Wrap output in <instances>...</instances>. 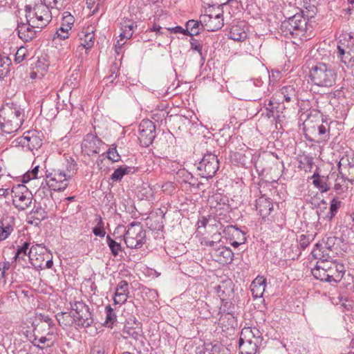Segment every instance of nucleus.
<instances>
[{
  "instance_id": "nucleus-1",
  "label": "nucleus",
  "mask_w": 354,
  "mask_h": 354,
  "mask_svg": "<svg viewBox=\"0 0 354 354\" xmlns=\"http://www.w3.org/2000/svg\"><path fill=\"white\" fill-rule=\"evenodd\" d=\"M25 111L19 105L6 103L0 109V127L7 134L17 132L24 122Z\"/></svg>"
},
{
  "instance_id": "nucleus-2",
  "label": "nucleus",
  "mask_w": 354,
  "mask_h": 354,
  "mask_svg": "<svg viewBox=\"0 0 354 354\" xmlns=\"http://www.w3.org/2000/svg\"><path fill=\"white\" fill-rule=\"evenodd\" d=\"M312 28L308 18L300 10L281 22L280 29L285 36L306 37L308 30Z\"/></svg>"
},
{
  "instance_id": "nucleus-3",
  "label": "nucleus",
  "mask_w": 354,
  "mask_h": 354,
  "mask_svg": "<svg viewBox=\"0 0 354 354\" xmlns=\"http://www.w3.org/2000/svg\"><path fill=\"white\" fill-rule=\"evenodd\" d=\"M309 77L315 85L330 88L335 84L337 73L330 65L319 62L310 68Z\"/></svg>"
},
{
  "instance_id": "nucleus-4",
  "label": "nucleus",
  "mask_w": 354,
  "mask_h": 354,
  "mask_svg": "<svg viewBox=\"0 0 354 354\" xmlns=\"http://www.w3.org/2000/svg\"><path fill=\"white\" fill-rule=\"evenodd\" d=\"M127 247L131 249L140 248L146 241V232L140 222L133 221L128 225L124 236Z\"/></svg>"
},
{
  "instance_id": "nucleus-5",
  "label": "nucleus",
  "mask_w": 354,
  "mask_h": 354,
  "mask_svg": "<svg viewBox=\"0 0 354 354\" xmlns=\"http://www.w3.org/2000/svg\"><path fill=\"white\" fill-rule=\"evenodd\" d=\"M70 304L74 312L77 328H88L93 324L92 313L85 303L82 301H75Z\"/></svg>"
},
{
  "instance_id": "nucleus-6",
  "label": "nucleus",
  "mask_w": 354,
  "mask_h": 354,
  "mask_svg": "<svg viewBox=\"0 0 354 354\" xmlns=\"http://www.w3.org/2000/svg\"><path fill=\"white\" fill-rule=\"evenodd\" d=\"M219 168V161L216 155L212 153H205L198 162L197 169L202 178H212Z\"/></svg>"
},
{
  "instance_id": "nucleus-7",
  "label": "nucleus",
  "mask_w": 354,
  "mask_h": 354,
  "mask_svg": "<svg viewBox=\"0 0 354 354\" xmlns=\"http://www.w3.org/2000/svg\"><path fill=\"white\" fill-rule=\"evenodd\" d=\"M46 184L49 188L55 191H63L68 185L70 174H66L64 170L53 169L46 172Z\"/></svg>"
},
{
  "instance_id": "nucleus-8",
  "label": "nucleus",
  "mask_w": 354,
  "mask_h": 354,
  "mask_svg": "<svg viewBox=\"0 0 354 354\" xmlns=\"http://www.w3.org/2000/svg\"><path fill=\"white\" fill-rule=\"evenodd\" d=\"M138 139L142 146L147 147L156 138V127L149 120H142L138 127Z\"/></svg>"
},
{
  "instance_id": "nucleus-9",
  "label": "nucleus",
  "mask_w": 354,
  "mask_h": 354,
  "mask_svg": "<svg viewBox=\"0 0 354 354\" xmlns=\"http://www.w3.org/2000/svg\"><path fill=\"white\" fill-rule=\"evenodd\" d=\"M104 145V142L96 135L88 133L82 142V151L88 156L99 154L101 151V147Z\"/></svg>"
},
{
  "instance_id": "nucleus-10",
  "label": "nucleus",
  "mask_w": 354,
  "mask_h": 354,
  "mask_svg": "<svg viewBox=\"0 0 354 354\" xmlns=\"http://www.w3.org/2000/svg\"><path fill=\"white\" fill-rule=\"evenodd\" d=\"M324 248L322 244L316 243L311 254L315 259H317L319 261L317 263L324 270L328 271L333 266L337 263L336 261L330 260L331 256L328 252L325 253V250L322 251Z\"/></svg>"
},
{
  "instance_id": "nucleus-11",
  "label": "nucleus",
  "mask_w": 354,
  "mask_h": 354,
  "mask_svg": "<svg viewBox=\"0 0 354 354\" xmlns=\"http://www.w3.org/2000/svg\"><path fill=\"white\" fill-rule=\"evenodd\" d=\"M25 11L26 21L30 23L33 27H37L39 30L46 26L52 19L51 15L48 14L46 12L44 15H38V17L37 15H30V14H35V10L30 5L26 6Z\"/></svg>"
},
{
  "instance_id": "nucleus-12",
  "label": "nucleus",
  "mask_w": 354,
  "mask_h": 354,
  "mask_svg": "<svg viewBox=\"0 0 354 354\" xmlns=\"http://www.w3.org/2000/svg\"><path fill=\"white\" fill-rule=\"evenodd\" d=\"M20 143L30 151L37 150L42 145V139L37 131H28L21 138Z\"/></svg>"
},
{
  "instance_id": "nucleus-13",
  "label": "nucleus",
  "mask_w": 354,
  "mask_h": 354,
  "mask_svg": "<svg viewBox=\"0 0 354 354\" xmlns=\"http://www.w3.org/2000/svg\"><path fill=\"white\" fill-rule=\"evenodd\" d=\"M17 30L19 37L25 42L31 41L35 37L37 32L41 30L37 29V27H33L30 23H19L17 25Z\"/></svg>"
},
{
  "instance_id": "nucleus-14",
  "label": "nucleus",
  "mask_w": 354,
  "mask_h": 354,
  "mask_svg": "<svg viewBox=\"0 0 354 354\" xmlns=\"http://www.w3.org/2000/svg\"><path fill=\"white\" fill-rule=\"evenodd\" d=\"M122 32L120 34V39L117 41V45L122 46L124 42L120 44V41L123 39H129L133 34L134 28H137L136 22L132 19H124L120 23Z\"/></svg>"
},
{
  "instance_id": "nucleus-15",
  "label": "nucleus",
  "mask_w": 354,
  "mask_h": 354,
  "mask_svg": "<svg viewBox=\"0 0 354 354\" xmlns=\"http://www.w3.org/2000/svg\"><path fill=\"white\" fill-rule=\"evenodd\" d=\"M129 284L127 281H120L115 288L113 301L115 304H124L129 297Z\"/></svg>"
},
{
  "instance_id": "nucleus-16",
  "label": "nucleus",
  "mask_w": 354,
  "mask_h": 354,
  "mask_svg": "<svg viewBox=\"0 0 354 354\" xmlns=\"http://www.w3.org/2000/svg\"><path fill=\"white\" fill-rule=\"evenodd\" d=\"M215 290L221 299H225L233 295L234 284L230 279L222 280L215 287Z\"/></svg>"
},
{
  "instance_id": "nucleus-17",
  "label": "nucleus",
  "mask_w": 354,
  "mask_h": 354,
  "mask_svg": "<svg viewBox=\"0 0 354 354\" xmlns=\"http://www.w3.org/2000/svg\"><path fill=\"white\" fill-rule=\"evenodd\" d=\"M256 207L263 218L268 216L273 209V204L270 198L261 196L256 201Z\"/></svg>"
},
{
  "instance_id": "nucleus-18",
  "label": "nucleus",
  "mask_w": 354,
  "mask_h": 354,
  "mask_svg": "<svg viewBox=\"0 0 354 354\" xmlns=\"http://www.w3.org/2000/svg\"><path fill=\"white\" fill-rule=\"evenodd\" d=\"M74 23L73 17L68 13L64 15L62 19V26L57 30V37L61 39H66L68 38V31L71 30L72 26Z\"/></svg>"
},
{
  "instance_id": "nucleus-19",
  "label": "nucleus",
  "mask_w": 354,
  "mask_h": 354,
  "mask_svg": "<svg viewBox=\"0 0 354 354\" xmlns=\"http://www.w3.org/2000/svg\"><path fill=\"white\" fill-rule=\"evenodd\" d=\"M335 176V173H332L327 177H321L318 174L315 173L312 176L313 183L316 187L319 189L322 192H326L330 189V185L328 181L330 178H334Z\"/></svg>"
},
{
  "instance_id": "nucleus-20",
  "label": "nucleus",
  "mask_w": 354,
  "mask_h": 354,
  "mask_svg": "<svg viewBox=\"0 0 354 354\" xmlns=\"http://www.w3.org/2000/svg\"><path fill=\"white\" fill-rule=\"evenodd\" d=\"M266 286V279L263 277L258 276L252 282L250 288L253 297H263Z\"/></svg>"
},
{
  "instance_id": "nucleus-21",
  "label": "nucleus",
  "mask_w": 354,
  "mask_h": 354,
  "mask_svg": "<svg viewBox=\"0 0 354 354\" xmlns=\"http://www.w3.org/2000/svg\"><path fill=\"white\" fill-rule=\"evenodd\" d=\"M196 354H228V351L219 344H209L198 347Z\"/></svg>"
},
{
  "instance_id": "nucleus-22",
  "label": "nucleus",
  "mask_w": 354,
  "mask_h": 354,
  "mask_svg": "<svg viewBox=\"0 0 354 354\" xmlns=\"http://www.w3.org/2000/svg\"><path fill=\"white\" fill-rule=\"evenodd\" d=\"M330 124L326 120H322V123L317 124V131L319 139L317 143H326L330 139Z\"/></svg>"
},
{
  "instance_id": "nucleus-23",
  "label": "nucleus",
  "mask_w": 354,
  "mask_h": 354,
  "mask_svg": "<svg viewBox=\"0 0 354 354\" xmlns=\"http://www.w3.org/2000/svg\"><path fill=\"white\" fill-rule=\"evenodd\" d=\"M344 273V266L337 263L327 271L328 282L337 283L339 281L342 279Z\"/></svg>"
},
{
  "instance_id": "nucleus-24",
  "label": "nucleus",
  "mask_w": 354,
  "mask_h": 354,
  "mask_svg": "<svg viewBox=\"0 0 354 354\" xmlns=\"http://www.w3.org/2000/svg\"><path fill=\"white\" fill-rule=\"evenodd\" d=\"M135 326H132V324L127 323L124 325L122 330L123 335H127L124 337H131L136 340L138 339L141 336L142 328L140 322H134Z\"/></svg>"
},
{
  "instance_id": "nucleus-25",
  "label": "nucleus",
  "mask_w": 354,
  "mask_h": 354,
  "mask_svg": "<svg viewBox=\"0 0 354 354\" xmlns=\"http://www.w3.org/2000/svg\"><path fill=\"white\" fill-rule=\"evenodd\" d=\"M228 36L229 38L232 40L242 41L247 38L248 33L243 26H241V24H237L233 26L230 28Z\"/></svg>"
},
{
  "instance_id": "nucleus-26",
  "label": "nucleus",
  "mask_w": 354,
  "mask_h": 354,
  "mask_svg": "<svg viewBox=\"0 0 354 354\" xmlns=\"http://www.w3.org/2000/svg\"><path fill=\"white\" fill-rule=\"evenodd\" d=\"M178 176L181 179L182 182L189 184L190 186L200 189L203 184L198 183L197 178H195L190 172L183 169H179L177 172Z\"/></svg>"
},
{
  "instance_id": "nucleus-27",
  "label": "nucleus",
  "mask_w": 354,
  "mask_h": 354,
  "mask_svg": "<svg viewBox=\"0 0 354 354\" xmlns=\"http://www.w3.org/2000/svg\"><path fill=\"white\" fill-rule=\"evenodd\" d=\"M32 194L30 191L26 192L24 194H21L17 199H12L15 206L20 210L26 209L31 204Z\"/></svg>"
},
{
  "instance_id": "nucleus-28",
  "label": "nucleus",
  "mask_w": 354,
  "mask_h": 354,
  "mask_svg": "<svg viewBox=\"0 0 354 354\" xmlns=\"http://www.w3.org/2000/svg\"><path fill=\"white\" fill-rule=\"evenodd\" d=\"M216 252L218 257V261L222 263H231L234 259V253L228 247H219L216 249Z\"/></svg>"
},
{
  "instance_id": "nucleus-29",
  "label": "nucleus",
  "mask_w": 354,
  "mask_h": 354,
  "mask_svg": "<svg viewBox=\"0 0 354 354\" xmlns=\"http://www.w3.org/2000/svg\"><path fill=\"white\" fill-rule=\"evenodd\" d=\"M56 319L62 327L72 326L74 324L76 326L74 313L73 314L71 312L59 313L56 315Z\"/></svg>"
},
{
  "instance_id": "nucleus-30",
  "label": "nucleus",
  "mask_w": 354,
  "mask_h": 354,
  "mask_svg": "<svg viewBox=\"0 0 354 354\" xmlns=\"http://www.w3.org/2000/svg\"><path fill=\"white\" fill-rule=\"evenodd\" d=\"M259 340L250 339L248 341L243 342V344H239V349L241 351V353H245V354H256L261 344V343L258 342Z\"/></svg>"
},
{
  "instance_id": "nucleus-31",
  "label": "nucleus",
  "mask_w": 354,
  "mask_h": 354,
  "mask_svg": "<svg viewBox=\"0 0 354 354\" xmlns=\"http://www.w3.org/2000/svg\"><path fill=\"white\" fill-rule=\"evenodd\" d=\"M281 94L286 102H295L298 100L297 92L292 85L283 86L281 89Z\"/></svg>"
},
{
  "instance_id": "nucleus-32",
  "label": "nucleus",
  "mask_w": 354,
  "mask_h": 354,
  "mask_svg": "<svg viewBox=\"0 0 354 354\" xmlns=\"http://www.w3.org/2000/svg\"><path fill=\"white\" fill-rule=\"evenodd\" d=\"M81 46L86 50L93 48L95 42V34L93 30L90 32H82L80 35Z\"/></svg>"
},
{
  "instance_id": "nucleus-33",
  "label": "nucleus",
  "mask_w": 354,
  "mask_h": 354,
  "mask_svg": "<svg viewBox=\"0 0 354 354\" xmlns=\"http://www.w3.org/2000/svg\"><path fill=\"white\" fill-rule=\"evenodd\" d=\"M203 28V25L201 21L192 19L189 20L186 23V29L185 32H187V35L194 37L195 35H198Z\"/></svg>"
},
{
  "instance_id": "nucleus-34",
  "label": "nucleus",
  "mask_w": 354,
  "mask_h": 354,
  "mask_svg": "<svg viewBox=\"0 0 354 354\" xmlns=\"http://www.w3.org/2000/svg\"><path fill=\"white\" fill-rule=\"evenodd\" d=\"M222 14L218 13L212 17L211 15H209V20L206 26L208 28V31H216L223 26V19H222Z\"/></svg>"
},
{
  "instance_id": "nucleus-35",
  "label": "nucleus",
  "mask_w": 354,
  "mask_h": 354,
  "mask_svg": "<svg viewBox=\"0 0 354 354\" xmlns=\"http://www.w3.org/2000/svg\"><path fill=\"white\" fill-rule=\"evenodd\" d=\"M354 50V37L348 35V38L344 37L338 41L337 51Z\"/></svg>"
},
{
  "instance_id": "nucleus-36",
  "label": "nucleus",
  "mask_w": 354,
  "mask_h": 354,
  "mask_svg": "<svg viewBox=\"0 0 354 354\" xmlns=\"http://www.w3.org/2000/svg\"><path fill=\"white\" fill-rule=\"evenodd\" d=\"M133 168L128 166H122L117 168L111 176L113 181L120 182L122 178L130 173H133Z\"/></svg>"
},
{
  "instance_id": "nucleus-37",
  "label": "nucleus",
  "mask_w": 354,
  "mask_h": 354,
  "mask_svg": "<svg viewBox=\"0 0 354 354\" xmlns=\"http://www.w3.org/2000/svg\"><path fill=\"white\" fill-rule=\"evenodd\" d=\"M46 324L48 326L47 329H46V326L43 324H37V326L34 328V330L38 334L46 333L47 336H52L55 333V324L51 318H50V321Z\"/></svg>"
},
{
  "instance_id": "nucleus-38",
  "label": "nucleus",
  "mask_w": 354,
  "mask_h": 354,
  "mask_svg": "<svg viewBox=\"0 0 354 354\" xmlns=\"http://www.w3.org/2000/svg\"><path fill=\"white\" fill-rule=\"evenodd\" d=\"M337 56L346 66H353L354 63V50L337 51Z\"/></svg>"
},
{
  "instance_id": "nucleus-39",
  "label": "nucleus",
  "mask_w": 354,
  "mask_h": 354,
  "mask_svg": "<svg viewBox=\"0 0 354 354\" xmlns=\"http://www.w3.org/2000/svg\"><path fill=\"white\" fill-rule=\"evenodd\" d=\"M30 249V243L24 242L21 245L18 246L17 251L14 256L15 261H24L26 256L28 257V252Z\"/></svg>"
},
{
  "instance_id": "nucleus-40",
  "label": "nucleus",
  "mask_w": 354,
  "mask_h": 354,
  "mask_svg": "<svg viewBox=\"0 0 354 354\" xmlns=\"http://www.w3.org/2000/svg\"><path fill=\"white\" fill-rule=\"evenodd\" d=\"M342 202L337 197H334L332 199L330 204V211L326 215V218L328 221H331L335 217L338 212V209L342 206Z\"/></svg>"
},
{
  "instance_id": "nucleus-41",
  "label": "nucleus",
  "mask_w": 354,
  "mask_h": 354,
  "mask_svg": "<svg viewBox=\"0 0 354 354\" xmlns=\"http://www.w3.org/2000/svg\"><path fill=\"white\" fill-rule=\"evenodd\" d=\"M337 241V237L334 236H325L322 239V243H319L322 245L324 249L322 251H326V252H332L333 249H335L336 241Z\"/></svg>"
},
{
  "instance_id": "nucleus-42",
  "label": "nucleus",
  "mask_w": 354,
  "mask_h": 354,
  "mask_svg": "<svg viewBox=\"0 0 354 354\" xmlns=\"http://www.w3.org/2000/svg\"><path fill=\"white\" fill-rule=\"evenodd\" d=\"M105 313H106V319L104 325L106 327L112 328L113 324L117 320V316L113 310V309L111 307L110 305L106 306L105 307Z\"/></svg>"
},
{
  "instance_id": "nucleus-43",
  "label": "nucleus",
  "mask_w": 354,
  "mask_h": 354,
  "mask_svg": "<svg viewBox=\"0 0 354 354\" xmlns=\"http://www.w3.org/2000/svg\"><path fill=\"white\" fill-rule=\"evenodd\" d=\"M106 243L109 247L111 254L116 257L118 255L119 252L122 250V247L120 243L116 242L115 240L111 239L109 235L106 236Z\"/></svg>"
},
{
  "instance_id": "nucleus-44",
  "label": "nucleus",
  "mask_w": 354,
  "mask_h": 354,
  "mask_svg": "<svg viewBox=\"0 0 354 354\" xmlns=\"http://www.w3.org/2000/svg\"><path fill=\"white\" fill-rule=\"evenodd\" d=\"M66 174H70V178L76 173L77 170V165L75 160L71 158H66Z\"/></svg>"
},
{
  "instance_id": "nucleus-45",
  "label": "nucleus",
  "mask_w": 354,
  "mask_h": 354,
  "mask_svg": "<svg viewBox=\"0 0 354 354\" xmlns=\"http://www.w3.org/2000/svg\"><path fill=\"white\" fill-rule=\"evenodd\" d=\"M312 274L315 278L322 281L328 282L327 271L321 268L319 265H316L311 270Z\"/></svg>"
},
{
  "instance_id": "nucleus-46",
  "label": "nucleus",
  "mask_w": 354,
  "mask_h": 354,
  "mask_svg": "<svg viewBox=\"0 0 354 354\" xmlns=\"http://www.w3.org/2000/svg\"><path fill=\"white\" fill-rule=\"evenodd\" d=\"M44 249L45 246L43 244H36L30 248L28 252V258L33 266H35L32 262L33 258L35 257L38 253H42L43 250Z\"/></svg>"
},
{
  "instance_id": "nucleus-47",
  "label": "nucleus",
  "mask_w": 354,
  "mask_h": 354,
  "mask_svg": "<svg viewBox=\"0 0 354 354\" xmlns=\"http://www.w3.org/2000/svg\"><path fill=\"white\" fill-rule=\"evenodd\" d=\"M335 180L334 184V189L337 194H342L344 192L345 188V182L346 179L342 175L341 177L336 174L335 177L333 178Z\"/></svg>"
},
{
  "instance_id": "nucleus-48",
  "label": "nucleus",
  "mask_w": 354,
  "mask_h": 354,
  "mask_svg": "<svg viewBox=\"0 0 354 354\" xmlns=\"http://www.w3.org/2000/svg\"><path fill=\"white\" fill-rule=\"evenodd\" d=\"M313 241V237L311 234H301L298 239L299 248L304 250Z\"/></svg>"
},
{
  "instance_id": "nucleus-49",
  "label": "nucleus",
  "mask_w": 354,
  "mask_h": 354,
  "mask_svg": "<svg viewBox=\"0 0 354 354\" xmlns=\"http://www.w3.org/2000/svg\"><path fill=\"white\" fill-rule=\"evenodd\" d=\"M345 162H348V172L349 178H348L347 180L351 182L354 181V165H351V162H348V160L347 158L345 159L344 158H342L340 160V161L338 164L339 173L340 174H342V173L340 170V168H341L342 165H344Z\"/></svg>"
},
{
  "instance_id": "nucleus-50",
  "label": "nucleus",
  "mask_w": 354,
  "mask_h": 354,
  "mask_svg": "<svg viewBox=\"0 0 354 354\" xmlns=\"http://www.w3.org/2000/svg\"><path fill=\"white\" fill-rule=\"evenodd\" d=\"M29 191L28 188L24 185H17L14 186L10 193L12 194V199H17L21 194H24L26 192Z\"/></svg>"
},
{
  "instance_id": "nucleus-51",
  "label": "nucleus",
  "mask_w": 354,
  "mask_h": 354,
  "mask_svg": "<svg viewBox=\"0 0 354 354\" xmlns=\"http://www.w3.org/2000/svg\"><path fill=\"white\" fill-rule=\"evenodd\" d=\"M92 232L96 236L101 238L104 237L106 232L104 230V222L100 217L97 225L93 228Z\"/></svg>"
},
{
  "instance_id": "nucleus-52",
  "label": "nucleus",
  "mask_w": 354,
  "mask_h": 354,
  "mask_svg": "<svg viewBox=\"0 0 354 354\" xmlns=\"http://www.w3.org/2000/svg\"><path fill=\"white\" fill-rule=\"evenodd\" d=\"M13 229L10 225H4L0 221V241L7 239L12 232Z\"/></svg>"
},
{
  "instance_id": "nucleus-53",
  "label": "nucleus",
  "mask_w": 354,
  "mask_h": 354,
  "mask_svg": "<svg viewBox=\"0 0 354 354\" xmlns=\"http://www.w3.org/2000/svg\"><path fill=\"white\" fill-rule=\"evenodd\" d=\"M252 328L251 327H245L241 330L239 344H243V342L252 340V334L251 333Z\"/></svg>"
},
{
  "instance_id": "nucleus-54",
  "label": "nucleus",
  "mask_w": 354,
  "mask_h": 354,
  "mask_svg": "<svg viewBox=\"0 0 354 354\" xmlns=\"http://www.w3.org/2000/svg\"><path fill=\"white\" fill-rule=\"evenodd\" d=\"M41 335L39 337L36 335H34V338L32 340V343L34 346L40 347V344H44L46 342L51 340L50 336H47L46 333H41Z\"/></svg>"
},
{
  "instance_id": "nucleus-55",
  "label": "nucleus",
  "mask_w": 354,
  "mask_h": 354,
  "mask_svg": "<svg viewBox=\"0 0 354 354\" xmlns=\"http://www.w3.org/2000/svg\"><path fill=\"white\" fill-rule=\"evenodd\" d=\"M39 172V166L36 165L31 171H28L23 176V182L26 183L29 182L31 179H35L37 178V174Z\"/></svg>"
},
{
  "instance_id": "nucleus-56",
  "label": "nucleus",
  "mask_w": 354,
  "mask_h": 354,
  "mask_svg": "<svg viewBox=\"0 0 354 354\" xmlns=\"http://www.w3.org/2000/svg\"><path fill=\"white\" fill-rule=\"evenodd\" d=\"M107 158L113 162H118L120 159V156L116 150V145H112L107 151Z\"/></svg>"
},
{
  "instance_id": "nucleus-57",
  "label": "nucleus",
  "mask_w": 354,
  "mask_h": 354,
  "mask_svg": "<svg viewBox=\"0 0 354 354\" xmlns=\"http://www.w3.org/2000/svg\"><path fill=\"white\" fill-rule=\"evenodd\" d=\"M212 200H214L216 204L214 205V207L216 209H222L223 207H221V205L226 206V207L228 209L229 207L226 204V201H227V198L225 197H223L221 194H216L212 196Z\"/></svg>"
},
{
  "instance_id": "nucleus-58",
  "label": "nucleus",
  "mask_w": 354,
  "mask_h": 354,
  "mask_svg": "<svg viewBox=\"0 0 354 354\" xmlns=\"http://www.w3.org/2000/svg\"><path fill=\"white\" fill-rule=\"evenodd\" d=\"M190 44H191V48L194 50L197 51L199 53V55H201L202 59L204 61L205 58L203 57V53H202L203 45H202L201 42L199 40L194 38V37H191Z\"/></svg>"
},
{
  "instance_id": "nucleus-59",
  "label": "nucleus",
  "mask_w": 354,
  "mask_h": 354,
  "mask_svg": "<svg viewBox=\"0 0 354 354\" xmlns=\"http://www.w3.org/2000/svg\"><path fill=\"white\" fill-rule=\"evenodd\" d=\"M33 214L32 218L35 220H37L39 223L47 218V213L41 207L37 208Z\"/></svg>"
},
{
  "instance_id": "nucleus-60",
  "label": "nucleus",
  "mask_w": 354,
  "mask_h": 354,
  "mask_svg": "<svg viewBox=\"0 0 354 354\" xmlns=\"http://www.w3.org/2000/svg\"><path fill=\"white\" fill-rule=\"evenodd\" d=\"M33 9L35 10V14H30L32 16L37 15L38 17V15H44V14H46V10L48 14H50L48 7L46 6L36 5L34 6Z\"/></svg>"
},
{
  "instance_id": "nucleus-61",
  "label": "nucleus",
  "mask_w": 354,
  "mask_h": 354,
  "mask_svg": "<svg viewBox=\"0 0 354 354\" xmlns=\"http://www.w3.org/2000/svg\"><path fill=\"white\" fill-rule=\"evenodd\" d=\"M26 57V49L24 48H21L18 49L15 54V62L17 63H21L23 62Z\"/></svg>"
},
{
  "instance_id": "nucleus-62",
  "label": "nucleus",
  "mask_w": 354,
  "mask_h": 354,
  "mask_svg": "<svg viewBox=\"0 0 354 354\" xmlns=\"http://www.w3.org/2000/svg\"><path fill=\"white\" fill-rule=\"evenodd\" d=\"M11 264L9 261L0 263V277L4 278L6 272L10 268Z\"/></svg>"
},
{
  "instance_id": "nucleus-63",
  "label": "nucleus",
  "mask_w": 354,
  "mask_h": 354,
  "mask_svg": "<svg viewBox=\"0 0 354 354\" xmlns=\"http://www.w3.org/2000/svg\"><path fill=\"white\" fill-rule=\"evenodd\" d=\"M227 231L229 233H232L234 236H239V235H241L243 236V240H245V238L244 237L243 233L237 227H235L234 226L230 225L227 227Z\"/></svg>"
},
{
  "instance_id": "nucleus-64",
  "label": "nucleus",
  "mask_w": 354,
  "mask_h": 354,
  "mask_svg": "<svg viewBox=\"0 0 354 354\" xmlns=\"http://www.w3.org/2000/svg\"><path fill=\"white\" fill-rule=\"evenodd\" d=\"M90 354H104V348L100 344H95L91 350Z\"/></svg>"
}]
</instances>
